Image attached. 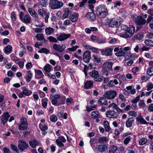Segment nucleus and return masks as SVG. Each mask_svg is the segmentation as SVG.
Listing matches in <instances>:
<instances>
[{
	"label": "nucleus",
	"mask_w": 153,
	"mask_h": 153,
	"mask_svg": "<svg viewBox=\"0 0 153 153\" xmlns=\"http://www.w3.org/2000/svg\"><path fill=\"white\" fill-rule=\"evenodd\" d=\"M94 62L97 63H99L101 62V58L99 57L97 55H92Z\"/></svg>",
	"instance_id": "f704fd0d"
},
{
	"label": "nucleus",
	"mask_w": 153,
	"mask_h": 153,
	"mask_svg": "<svg viewBox=\"0 0 153 153\" xmlns=\"http://www.w3.org/2000/svg\"><path fill=\"white\" fill-rule=\"evenodd\" d=\"M35 37L37 40L42 41L44 39V36L43 34H37L35 36Z\"/></svg>",
	"instance_id": "37998d69"
},
{
	"label": "nucleus",
	"mask_w": 153,
	"mask_h": 153,
	"mask_svg": "<svg viewBox=\"0 0 153 153\" xmlns=\"http://www.w3.org/2000/svg\"><path fill=\"white\" fill-rule=\"evenodd\" d=\"M30 146L33 148H35L39 144V142L35 139H33L29 142Z\"/></svg>",
	"instance_id": "a878e982"
},
{
	"label": "nucleus",
	"mask_w": 153,
	"mask_h": 153,
	"mask_svg": "<svg viewBox=\"0 0 153 153\" xmlns=\"http://www.w3.org/2000/svg\"><path fill=\"white\" fill-rule=\"evenodd\" d=\"M146 74L150 76L153 75V67L149 68L147 70Z\"/></svg>",
	"instance_id": "79ce46f5"
},
{
	"label": "nucleus",
	"mask_w": 153,
	"mask_h": 153,
	"mask_svg": "<svg viewBox=\"0 0 153 153\" xmlns=\"http://www.w3.org/2000/svg\"><path fill=\"white\" fill-rule=\"evenodd\" d=\"M106 98L105 97H101L98 100V102L100 105H108V102Z\"/></svg>",
	"instance_id": "b1692460"
},
{
	"label": "nucleus",
	"mask_w": 153,
	"mask_h": 153,
	"mask_svg": "<svg viewBox=\"0 0 153 153\" xmlns=\"http://www.w3.org/2000/svg\"><path fill=\"white\" fill-rule=\"evenodd\" d=\"M39 127L41 131H46L48 129V127L46 125H43L41 123L39 124Z\"/></svg>",
	"instance_id": "4c0bfd02"
},
{
	"label": "nucleus",
	"mask_w": 153,
	"mask_h": 153,
	"mask_svg": "<svg viewBox=\"0 0 153 153\" xmlns=\"http://www.w3.org/2000/svg\"><path fill=\"white\" fill-rule=\"evenodd\" d=\"M117 148L116 146L113 145L110 146L109 152V153H115L117 150Z\"/></svg>",
	"instance_id": "473e14b6"
},
{
	"label": "nucleus",
	"mask_w": 153,
	"mask_h": 153,
	"mask_svg": "<svg viewBox=\"0 0 153 153\" xmlns=\"http://www.w3.org/2000/svg\"><path fill=\"white\" fill-rule=\"evenodd\" d=\"M53 29L52 27L47 28L45 29V32L47 34L50 35L53 31Z\"/></svg>",
	"instance_id": "8fccbe9b"
},
{
	"label": "nucleus",
	"mask_w": 153,
	"mask_h": 153,
	"mask_svg": "<svg viewBox=\"0 0 153 153\" xmlns=\"http://www.w3.org/2000/svg\"><path fill=\"white\" fill-rule=\"evenodd\" d=\"M56 142L57 145L59 147L62 148L64 146V144L62 143V142L60 141L58 139H57L56 140Z\"/></svg>",
	"instance_id": "864d4df0"
},
{
	"label": "nucleus",
	"mask_w": 153,
	"mask_h": 153,
	"mask_svg": "<svg viewBox=\"0 0 153 153\" xmlns=\"http://www.w3.org/2000/svg\"><path fill=\"white\" fill-rule=\"evenodd\" d=\"M22 92L25 95L27 96H29L32 94V92L30 90H23Z\"/></svg>",
	"instance_id": "c03bdc74"
},
{
	"label": "nucleus",
	"mask_w": 153,
	"mask_h": 153,
	"mask_svg": "<svg viewBox=\"0 0 153 153\" xmlns=\"http://www.w3.org/2000/svg\"><path fill=\"white\" fill-rule=\"evenodd\" d=\"M91 115L92 117L94 119H95L97 118H99L100 116V114H97L96 113V111H92L91 112Z\"/></svg>",
	"instance_id": "de8ad7c7"
},
{
	"label": "nucleus",
	"mask_w": 153,
	"mask_h": 153,
	"mask_svg": "<svg viewBox=\"0 0 153 153\" xmlns=\"http://www.w3.org/2000/svg\"><path fill=\"white\" fill-rule=\"evenodd\" d=\"M140 100V95L137 96L136 98H134L131 101V102L136 104L137 102Z\"/></svg>",
	"instance_id": "4d7b16f0"
},
{
	"label": "nucleus",
	"mask_w": 153,
	"mask_h": 153,
	"mask_svg": "<svg viewBox=\"0 0 153 153\" xmlns=\"http://www.w3.org/2000/svg\"><path fill=\"white\" fill-rule=\"evenodd\" d=\"M53 69L52 66L50 64L47 63L44 67V70L46 72H49Z\"/></svg>",
	"instance_id": "2f4dec72"
},
{
	"label": "nucleus",
	"mask_w": 153,
	"mask_h": 153,
	"mask_svg": "<svg viewBox=\"0 0 153 153\" xmlns=\"http://www.w3.org/2000/svg\"><path fill=\"white\" fill-rule=\"evenodd\" d=\"M79 48V47L78 46L75 45L72 47L68 48L67 49L70 51L74 52Z\"/></svg>",
	"instance_id": "bf43d9fd"
},
{
	"label": "nucleus",
	"mask_w": 153,
	"mask_h": 153,
	"mask_svg": "<svg viewBox=\"0 0 153 153\" xmlns=\"http://www.w3.org/2000/svg\"><path fill=\"white\" fill-rule=\"evenodd\" d=\"M113 64L112 62H106L103 64L101 70L102 74L107 76L110 71H113L112 67Z\"/></svg>",
	"instance_id": "f03ea898"
},
{
	"label": "nucleus",
	"mask_w": 153,
	"mask_h": 153,
	"mask_svg": "<svg viewBox=\"0 0 153 153\" xmlns=\"http://www.w3.org/2000/svg\"><path fill=\"white\" fill-rule=\"evenodd\" d=\"M146 86L147 87V90L149 91L150 90L153 88V84H152L151 83L149 82L147 84Z\"/></svg>",
	"instance_id": "052dcab7"
},
{
	"label": "nucleus",
	"mask_w": 153,
	"mask_h": 153,
	"mask_svg": "<svg viewBox=\"0 0 153 153\" xmlns=\"http://www.w3.org/2000/svg\"><path fill=\"white\" fill-rule=\"evenodd\" d=\"M102 50V49H99L95 47H92L91 49V51L92 52L97 54L100 53V52H101V54Z\"/></svg>",
	"instance_id": "ea45409f"
},
{
	"label": "nucleus",
	"mask_w": 153,
	"mask_h": 153,
	"mask_svg": "<svg viewBox=\"0 0 153 153\" xmlns=\"http://www.w3.org/2000/svg\"><path fill=\"white\" fill-rule=\"evenodd\" d=\"M88 0H83L82 1L80 2L79 4V7H80L84 6L85 4L87 2Z\"/></svg>",
	"instance_id": "0e129e2a"
},
{
	"label": "nucleus",
	"mask_w": 153,
	"mask_h": 153,
	"mask_svg": "<svg viewBox=\"0 0 153 153\" xmlns=\"http://www.w3.org/2000/svg\"><path fill=\"white\" fill-rule=\"evenodd\" d=\"M71 35L69 34H62L58 36L57 39L58 40L62 41L67 39Z\"/></svg>",
	"instance_id": "dca6fc26"
},
{
	"label": "nucleus",
	"mask_w": 153,
	"mask_h": 153,
	"mask_svg": "<svg viewBox=\"0 0 153 153\" xmlns=\"http://www.w3.org/2000/svg\"><path fill=\"white\" fill-rule=\"evenodd\" d=\"M133 19L134 20L136 24L139 25H144L146 22V20L143 19L140 15L138 16L137 17L134 16Z\"/></svg>",
	"instance_id": "39448f33"
},
{
	"label": "nucleus",
	"mask_w": 153,
	"mask_h": 153,
	"mask_svg": "<svg viewBox=\"0 0 153 153\" xmlns=\"http://www.w3.org/2000/svg\"><path fill=\"white\" fill-rule=\"evenodd\" d=\"M150 48L149 47H147L146 45H143L139 50L140 52H142L144 51H148Z\"/></svg>",
	"instance_id": "13d9d810"
},
{
	"label": "nucleus",
	"mask_w": 153,
	"mask_h": 153,
	"mask_svg": "<svg viewBox=\"0 0 153 153\" xmlns=\"http://www.w3.org/2000/svg\"><path fill=\"white\" fill-rule=\"evenodd\" d=\"M48 39L50 42H56L57 40L56 39L52 36H50L48 38Z\"/></svg>",
	"instance_id": "6e6d98bb"
},
{
	"label": "nucleus",
	"mask_w": 153,
	"mask_h": 153,
	"mask_svg": "<svg viewBox=\"0 0 153 153\" xmlns=\"http://www.w3.org/2000/svg\"><path fill=\"white\" fill-rule=\"evenodd\" d=\"M108 13V11L106 8L105 9V10H103L102 11V12H100L98 16L100 18H103L105 17L107 15Z\"/></svg>",
	"instance_id": "c756f323"
},
{
	"label": "nucleus",
	"mask_w": 153,
	"mask_h": 153,
	"mask_svg": "<svg viewBox=\"0 0 153 153\" xmlns=\"http://www.w3.org/2000/svg\"><path fill=\"white\" fill-rule=\"evenodd\" d=\"M90 76L94 78V80L96 82H101L103 80V79L101 77H98L99 74V72L96 70H93L90 72Z\"/></svg>",
	"instance_id": "0eeeda50"
},
{
	"label": "nucleus",
	"mask_w": 153,
	"mask_h": 153,
	"mask_svg": "<svg viewBox=\"0 0 153 153\" xmlns=\"http://www.w3.org/2000/svg\"><path fill=\"white\" fill-rule=\"evenodd\" d=\"M20 124L18 125V128L20 131L27 130L28 128V123L26 118L22 117L20 121Z\"/></svg>",
	"instance_id": "7ed1b4c3"
},
{
	"label": "nucleus",
	"mask_w": 153,
	"mask_h": 153,
	"mask_svg": "<svg viewBox=\"0 0 153 153\" xmlns=\"http://www.w3.org/2000/svg\"><path fill=\"white\" fill-rule=\"evenodd\" d=\"M148 142V140L145 138H142L139 141V144L140 146H142L146 144Z\"/></svg>",
	"instance_id": "49530a36"
},
{
	"label": "nucleus",
	"mask_w": 153,
	"mask_h": 153,
	"mask_svg": "<svg viewBox=\"0 0 153 153\" xmlns=\"http://www.w3.org/2000/svg\"><path fill=\"white\" fill-rule=\"evenodd\" d=\"M9 114L8 112H6L4 113L1 116V122L3 126L5 125L10 117V115Z\"/></svg>",
	"instance_id": "9d476101"
},
{
	"label": "nucleus",
	"mask_w": 153,
	"mask_h": 153,
	"mask_svg": "<svg viewBox=\"0 0 153 153\" xmlns=\"http://www.w3.org/2000/svg\"><path fill=\"white\" fill-rule=\"evenodd\" d=\"M88 7L90 10L91 11H94V6L93 4H88Z\"/></svg>",
	"instance_id": "774afa93"
},
{
	"label": "nucleus",
	"mask_w": 153,
	"mask_h": 153,
	"mask_svg": "<svg viewBox=\"0 0 153 153\" xmlns=\"http://www.w3.org/2000/svg\"><path fill=\"white\" fill-rule=\"evenodd\" d=\"M129 115H131L132 116L135 117L137 115V114L134 111H129L128 112Z\"/></svg>",
	"instance_id": "338daca9"
},
{
	"label": "nucleus",
	"mask_w": 153,
	"mask_h": 153,
	"mask_svg": "<svg viewBox=\"0 0 153 153\" xmlns=\"http://www.w3.org/2000/svg\"><path fill=\"white\" fill-rule=\"evenodd\" d=\"M122 32L120 34V36L124 38H128L133 36L135 31V27L133 25H127L122 24L121 27Z\"/></svg>",
	"instance_id": "f257e3e1"
},
{
	"label": "nucleus",
	"mask_w": 153,
	"mask_h": 153,
	"mask_svg": "<svg viewBox=\"0 0 153 153\" xmlns=\"http://www.w3.org/2000/svg\"><path fill=\"white\" fill-rule=\"evenodd\" d=\"M108 140H107V137H100L99 138L98 141V143H105V142H107Z\"/></svg>",
	"instance_id": "72a5a7b5"
},
{
	"label": "nucleus",
	"mask_w": 153,
	"mask_h": 153,
	"mask_svg": "<svg viewBox=\"0 0 153 153\" xmlns=\"http://www.w3.org/2000/svg\"><path fill=\"white\" fill-rule=\"evenodd\" d=\"M117 94V92L114 90H110L105 92L104 96L108 99H113Z\"/></svg>",
	"instance_id": "6e6552de"
},
{
	"label": "nucleus",
	"mask_w": 153,
	"mask_h": 153,
	"mask_svg": "<svg viewBox=\"0 0 153 153\" xmlns=\"http://www.w3.org/2000/svg\"><path fill=\"white\" fill-rule=\"evenodd\" d=\"M13 47L11 45H7L4 50V52L5 54H8L12 52Z\"/></svg>",
	"instance_id": "bb28decb"
},
{
	"label": "nucleus",
	"mask_w": 153,
	"mask_h": 153,
	"mask_svg": "<svg viewBox=\"0 0 153 153\" xmlns=\"http://www.w3.org/2000/svg\"><path fill=\"white\" fill-rule=\"evenodd\" d=\"M11 149L16 152L18 153L19 149L17 148V147L13 144H11L10 145Z\"/></svg>",
	"instance_id": "603ef678"
},
{
	"label": "nucleus",
	"mask_w": 153,
	"mask_h": 153,
	"mask_svg": "<svg viewBox=\"0 0 153 153\" xmlns=\"http://www.w3.org/2000/svg\"><path fill=\"white\" fill-rule=\"evenodd\" d=\"M63 11L64 13L62 16L63 19L68 18V15L71 14V11L69 10L67 8H65Z\"/></svg>",
	"instance_id": "393cba45"
},
{
	"label": "nucleus",
	"mask_w": 153,
	"mask_h": 153,
	"mask_svg": "<svg viewBox=\"0 0 153 153\" xmlns=\"http://www.w3.org/2000/svg\"><path fill=\"white\" fill-rule=\"evenodd\" d=\"M79 16L78 13H74L71 16L69 17L70 20L72 22H74L78 20Z\"/></svg>",
	"instance_id": "412c9836"
},
{
	"label": "nucleus",
	"mask_w": 153,
	"mask_h": 153,
	"mask_svg": "<svg viewBox=\"0 0 153 153\" xmlns=\"http://www.w3.org/2000/svg\"><path fill=\"white\" fill-rule=\"evenodd\" d=\"M53 48L59 52H62L64 51L66 46L65 45L62 44V45L55 44L53 45Z\"/></svg>",
	"instance_id": "9b49d317"
},
{
	"label": "nucleus",
	"mask_w": 153,
	"mask_h": 153,
	"mask_svg": "<svg viewBox=\"0 0 153 153\" xmlns=\"http://www.w3.org/2000/svg\"><path fill=\"white\" fill-rule=\"evenodd\" d=\"M134 121V118L131 117L128 118L126 122V126L127 128H129L132 126L133 123Z\"/></svg>",
	"instance_id": "6ab92c4d"
},
{
	"label": "nucleus",
	"mask_w": 153,
	"mask_h": 153,
	"mask_svg": "<svg viewBox=\"0 0 153 153\" xmlns=\"http://www.w3.org/2000/svg\"><path fill=\"white\" fill-rule=\"evenodd\" d=\"M38 53H44L46 54H48L50 52V51L45 48H42L38 51Z\"/></svg>",
	"instance_id": "58836bf2"
},
{
	"label": "nucleus",
	"mask_w": 153,
	"mask_h": 153,
	"mask_svg": "<svg viewBox=\"0 0 153 153\" xmlns=\"http://www.w3.org/2000/svg\"><path fill=\"white\" fill-rule=\"evenodd\" d=\"M66 101V103L68 105H72L74 103L73 100L71 97H69L67 98Z\"/></svg>",
	"instance_id": "a18cd8bd"
},
{
	"label": "nucleus",
	"mask_w": 153,
	"mask_h": 153,
	"mask_svg": "<svg viewBox=\"0 0 153 153\" xmlns=\"http://www.w3.org/2000/svg\"><path fill=\"white\" fill-rule=\"evenodd\" d=\"M50 120L52 122H55L57 121V118L54 114H53L50 117Z\"/></svg>",
	"instance_id": "3c124183"
},
{
	"label": "nucleus",
	"mask_w": 153,
	"mask_h": 153,
	"mask_svg": "<svg viewBox=\"0 0 153 153\" xmlns=\"http://www.w3.org/2000/svg\"><path fill=\"white\" fill-rule=\"evenodd\" d=\"M106 9V7L104 5H100L98 6L97 8L96 7V13L97 15L98 16V15L101 12H102L103 10H105Z\"/></svg>",
	"instance_id": "f3484780"
},
{
	"label": "nucleus",
	"mask_w": 153,
	"mask_h": 153,
	"mask_svg": "<svg viewBox=\"0 0 153 153\" xmlns=\"http://www.w3.org/2000/svg\"><path fill=\"white\" fill-rule=\"evenodd\" d=\"M98 150L101 152H103L105 151L107 149V146L106 144L101 143L100 145H97Z\"/></svg>",
	"instance_id": "a211bd4d"
},
{
	"label": "nucleus",
	"mask_w": 153,
	"mask_h": 153,
	"mask_svg": "<svg viewBox=\"0 0 153 153\" xmlns=\"http://www.w3.org/2000/svg\"><path fill=\"white\" fill-rule=\"evenodd\" d=\"M119 24L117 20L115 18L109 20L108 26L111 27L118 26Z\"/></svg>",
	"instance_id": "2eb2a0df"
},
{
	"label": "nucleus",
	"mask_w": 153,
	"mask_h": 153,
	"mask_svg": "<svg viewBox=\"0 0 153 153\" xmlns=\"http://www.w3.org/2000/svg\"><path fill=\"white\" fill-rule=\"evenodd\" d=\"M113 48H111L107 47L104 49H102L101 54L102 55L106 56H110L112 54Z\"/></svg>",
	"instance_id": "ddd939ff"
},
{
	"label": "nucleus",
	"mask_w": 153,
	"mask_h": 153,
	"mask_svg": "<svg viewBox=\"0 0 153 153\" xmlns=\"http://www.w3.org/2000/svg\"><path fill=\"white\" fill-rule=\"evenodd\" d=\"M10 16L12 21H14L16 20V17L15 12H12L11 13Z\"/></svg>",
	"instance_id": "09e8293b"
},
{
	"label": "nucleus",
	"mask_w": 153,
	"mask_h": 153,
	"mask_svg": "<svg viewBox=\"0 0 153 153\" xmlns=\"http://www.w3.org/2000/svg\"><path fill=\"white\" fill-rule=\"evenodd\" d=\"M91 59V52L89 51H86L83 54V61L86 63H88Z\"/></svg>",
	"instance_id": "f8f14e48"
},
{
	"label": "nucleus",
	"mask_w": 153,
	"mask_h": 153,
	"mask_svg": "<svg viewBox=\"0 0 153 153\" xmlns=\"http://www.w3.org/2000/svg\"><path fill=\"white\" fill-rule=\"evenodd\" d=\"M144 33L142 32L138 33L134 37V39L136 40H140L144 37Z\"/></svg>",
	"instance_id": "4be33fe9"
},
{
	"label": "nucleus",
	"mask_w": 153,
	"mask_h": 153,
	"mask_svg": "<svg viewBox=\"0 0 153 153\" xmlns=\"http://www.w3.org/2000/svg\"><path fill=\"white\" fill-rule=\"evenodd\" d=\"M28 11L30 15L33 17L37 18L38 17V15L37 13L32 8H28Z\"/></svg>",
	"instance_id": "cd10ccee"
},
{
	"label": "nucleus",
	"mask_w": 153,
	"mask_h": 153,
	"mask_svg": "<svg viewBox=\"0 0 153 153\" xmlns=\"http://www.w3.org/2000/svg\"><path fill=\"white\" fill-rule=\"evenodd\" d=\"M103 123L105 131L107 132H109L111 128L110 127L108 122L106 120L104 121L103 122Z\"/></svg>",
	"instance_id": "c85d7f7f"
},
{
	"label": "nucleus",
	"mask_w": 153,
	"mask_h": 153,
	"mask_svg": "<svg viewBox=\"0 0 153 153\" xmlns=\"http://www.w3.org/2000/svg\"><path fill=\"white\" fill-rule=\"evenodd\" d=\"M94 12H88L86 16L87 19L91 22L94 21L96 20V16Z\"/></svg>",
	"instance_id": "4468645a"
},
{
	"label": "nucleus",
	"mask_w": 153,
	"mask_h": 153,
	"mask_svg": "<svg viewBox=\"0 0 153 153\" xmlns=\"http://www.w3.org/2000/svg\"><path fill=\"white\" fill-rule=\"evenodd\" d=\"M65 103V102L64 100L63 99H60L58 101V104L57 105L59 106L61 105H63Z\"/></svg>",
	"instance_id": "680f3d73"
},
{
	"label": "nucleus",
	"mask_w": 153,
	"mask_h": 153,
	"mask_svg": "<svg viewBox=\"0 0 153 153\" xmlns=\"http://www.w3.org/2000/svg\"><path fill=\"white\" fill-rule=\"evenodd\" d=\"M23 20L24 23H29L31 21L30 16L28 15H26L24 17Z\"/></svg>",
	"instance_id": "c9c22d12"
},
{
	"label": "nucleus",
	"mask_w": 153,
	"mask_h": 153,
	"mask_svg": "<svg viewBox=\"0 0 153 153\" xmlns=\"http://www.w3.org/2000/svg\"><path fill=\"white\" fill-rule=\"evenodd\" d=\"M38 13L39 15L42 16L43 17H44L45 19V22L48 23V19L50 16V13L42 9H39L38 11Z\"/></svg>",
	"instance_id": "423d86ee"
},
{
	"label": "nucleus",
	"mask_w": 153,
	"mask_h": 153,
	"mask_svg": "<svg viewBox=\"0 0 153 153\" xmlns=\"http://www.w3.org/2000/svg\"><path fill=\"white\" fill-rule=\"evenodd\" d=\"M93 83L91 80H87L84 83V88L86 89L91 88L93 85Z\"/></svg>",
	"instance_id": "5701e85b"
},
{
	"label": "nucleus",
	"mask_w": 153,
	"mask_h": 153,
	"mask_svg": "<svg viewBox=\"0 0 153 153\" xmlns=\"http://www.w3.org/2000/svg\"><path fill=\"white\" fill-rule=\"evenodd\" d=\"M145 44L149 47H153V41L150 39L146 40L144 41Z\"/></svg>",
	"instance_id": "a19ab883"
},
{
	"label": "nucleus",
	"mask_w": 153,
	"mask_h": 153,
	"mask_svg": "<svg viewBox=\"0 0 153 153\" xmlns=\"http://www.w3.org/2000/svg\"><path fill=\"white\" fill-rule=\"evenodd\" d=\"M48 100L46 98L41 100L42 105L44 108H46L47 106Z\"/></svg>",
	"instance_id": "e433bc0d"
},
{
	"label": "nucleus",
	"mask_w": 153,
	"mask_h": 153,
	"mask_svg": "<svg viewBox=\"0 0 153 153\" xmlns=\"http://www.w3.org/2000/svg\"><path fill=\"white\" fill-rule=\"evenodd\" d=\"M136 120L140 122L142 124H149V122H147L143 118L142 115H140L137 117L136 118Z\"/></svg>",
	"instance_id": "aec40b11"
},
{
	"label": "nucleus",
	"mask_w": 153,
	"mask_h": 153,
	"mask_svg": "<svg viewBox=\"0 0 153 153\" xmlns=\"http://www.w3.org/2000/svg\"><path fill=\"white\" fill-rule=\"evenodd\" d=\"M58 139L60 141L64 143H65L66 142V140L63 136L61 135L59 137Z\"/></svg>",
	"instance_id": "69168bd1"
},
{
	"label": "nucleus",
	"mask_w": 153,
	"mask_h": 153,
	"mask_svg": "<svg viewBox=\"0 0 153 153\" xmlns=\"http://www.w3.org/2000/svg\"><path fill=\"white\" fill-rule=\"evenodd\" d=\"M49 4L52 9H56L62 7L63 5V2L58 0H50Z\"/></svg>",
	"instance_id": "20e7f679"
},
{
	"label": "nucleus",
	"mask_w": 153,
	"mask_h": 153,
	"mask_svg": "<svg viewBox=\"0 0 153 153\" xmlns=\"http://www.w3.org/2000/svg\"><path fill=\"white\" fill-rule=\"evenodd\" d=\"M18 143V148L22 152L27 149V148L29 147L28 143L25 141L20 140L19 141Z\"/></svg>",
	"instance_id": "1a4fd4ad"
},
{
	"label": "nucleus",
	"mask_w": 153,
	"mask_h": 153,
	"mask_svg": "<svg viewBox=\"0 0 153 153\" xmlns=\"http://www.w3.org/2000/svg\"><path fill=\"white\" fill-rule=\"evenodd\" d=\"M131 139V137L129 136L126 137L124 140L123 142L126 145L128 144L129 142L130 141Z\"/></svg>",
	"instance_id": "5fc2aeb1"
},
{
	"label": "nucleus",
	"mask_w": 153,
	"mask_h": 153,
	"mask_svg": "<svg viewBox=\"0 0 153 153\" xmlns=\"http://www.w3.org/2000/svg\"><path fill=\"white\" fill-rule=\"evenodd\" d=\"M35 72H36L37 74L40 76H42V77H43L44 76V74L42 71L40 70H37L35 71Z\"/></svg>",
	"instance_id": "e2e57ef3"
},
{
	"label": "nucleus",
	"mask_w": 153,
	"mask_h": 153,
	"mask_svg": "<svg viewBox=\"0 0 153 153\" xmlns=\"http://www.w3.org/2000/svg\"><path fill=\"white\" fill-rule=\"evenodd\" d=\"M126 53L123 51V49L122 48H120L119 51L115 53L116 56L119 57L123 56Z\"/></svg>",
	"instance_id": "7c9ffc66"
}]
</instances>
